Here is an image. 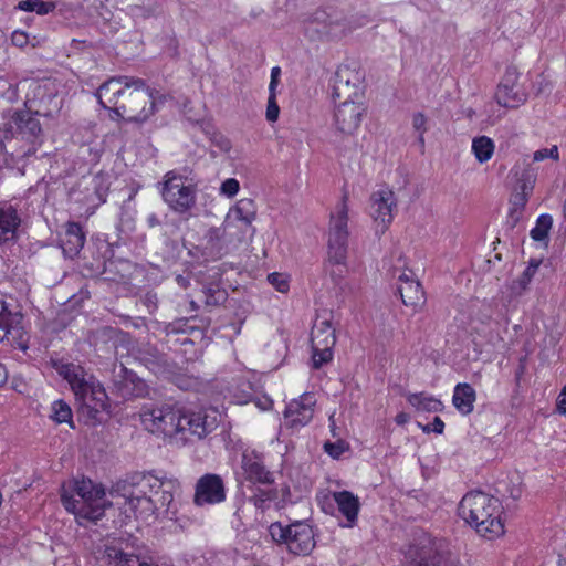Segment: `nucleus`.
<instances>
[{"label":"nucleus","instance_id":"1","mask_svg":"<svg viewBox=\"0 0 566 566\" xmlns=\"http://www.w3.org/2000/svg\"><path fill=\"white\" fill-rule=\"evenodd\" d=\"M95 96L109 111L114 120L144 123L157 111L158 97L144 80L134 76H113L97 88Z\"/></svg>","mask_w":566,"mask_h":566},{"label":"nucleus","instance_id":"2","mask_svg":"<svg viewBox=\"0 0 566 566\" xmlns=\"http://www.w3.org/2000/svg\"><path fill=\"white\" fill-rule=\"evenodd\" d=\"M219 418L216 409L186 410L175 405L144 407L140 412L146 430L181 442L203 439L218 428Z\"/></svg>","mask_w":566,"mask_h":566},{"label":"nucleus","instance_id":"3","mask_svg":"<svg viewBox=\"0 0 566 566\" xmlns=\"http://www.w3.org/2000/svg\"><path fill=\"white\" fill-rule=\"evenodd\" d=\"M176 479L159 478L153 473H135L118 481L113 493L123 497L137 520L148 521L160 510H167L179 490Z\"/></svg>","mask_w":566,"mask_h":566},{"label":"nucleus","instance_id":"4","mask_svg":"<svg viewBox=\"0 0 566 566\" xmlns=\"http://www.w3.org/2000/svg\"><path fill=\"white\" fill-rule=\"evenodd\" d=\"M61 502L81 525L84 521H98L109 505L104 486L85 478L64 482L61 486Z\"/></svg>","mask_w":566,"mask_h":566},{"label":"nucleus","instance_id":"5","mask_svg":"<svg viewBox=\"0 0 566 566\" xmlns=\"http://www.w3.org/2000/svg\"><path fill=\"white\" fill-rule=\"evenodd\" d=\"M500 501L484 492L467 493L459 505V515L481 536L493 539L504 534Z\"/></svg>","mask_w":566,"mask_h":566},{"label":"nucleus","instance_id":"6","mask_svg":"<svg viewBox=\"0 0 566 566\" xmlns=\"http://www.w3.org/2000/svg\"><path fill=\"white\" fill-rule=\"evenodd\" d=\"M57 374L65 379L75 396L80 412L94 419L104 410L107 395L101 382L82 366L67 363L56 366Z\"/></svg>","mask_w":566,"mask_h":566},{"label":"nucleus","instance_id":"7","mask_svg":"<svg viewBox=\"0 0 566 566\" xmlns=\"http://www.w3.org/2000/svg\"><path fill=\"white\" fill-rule=\"evenodd\" d=\"M358 28L342 11L333 8L318 9L305 21V32L311 40H338Z\"/></svg>","mask_w":566,"mask_h":566},{"label":"nucleus","instance_id":"8","mask_svg":"<svg viewBox=\"0 0 566 566\" xmlns=\"http://www.w3.org/2000/svg\"><path fill=\"white\" fill-rule=\"evenodd\" d=\"M348 195L344 192L340 201L331 212L327 232V263L346 265L348 243Z\"/></svg>","mask_w":566,"mask_h":566},{"label":"nucleus","instance_id":"9","mask_svg":"<svg viewBox=\"0 0 566 566\" xmlns=\"http://www.w3.org/2000/svg\"><path fill=\"white\" fill-rule=\"evenodd\" d=\"M405 566H450L442 539L421 534L403 549Z\"/></svg>","mask_w":566,"mask_h":566},{"label":"nucleus","instance_id":"10","mask_svg":"<svg viewBox=\"0 0 566 566\" xmlns=\"http://www.w3.org/2000/svg\"><path fill=\"white\" fill-rule=\"evenodd\" d=\"M269 533L276 543H284L290 553L306 556L315 547L314 531L303 522H295L284 526L280 522L269 526Z\"/></svg>","mask_w":566,"mask_h":566},{"label":"nucleus","instance_id":"11","mask_svg":"<svg viewBox=\"0 0 566 566\" xmlns=\"http://www.w3.org/2000/svg\"><path fill=\"white\" fill-rule=\"evenodd\" d=\"M161 197L172 211L180 214L189 212L196 205L195 187L175 171L165 175Z\"/></svg>","mask_w":566,"mask_h":566},{"label":"nucleus","instance_id":"12","mask_svg":"<svg viewBox=\"0 0 566 566\" xmlns=\"http://www.w3.org/2000/svg\"><path fill=\"white\" fill-rule=\"evenodd\" d=\"M392 268L394 275H397L399 282L398 291L402 303L411 307L413 312L420 311L426 303L424 291L413 272L407 269V262L401 252L397 253Z\"/></svg>","mask_w":566,"mask_h":566},{"label":"nucleus","instance_id":"13","mask_svg":"<svg viewBox=\"0 0 566 566\" xmlns=\"http://www.w3.org/2000/svg\"><path fill=\"white\" fill-rule=\"evenodd\" d=\"M367 107L361 99L342 101L334 111L333 125L344 136H352L359 129Z\"/></svg>","mask_w":566,"mask_h":566},{"label":"nucleus","instance_id":"14","mask_svg":"<svg viewBox=\"0 0 566 566\" xmlns=\"http://www.w3.org/2000/svg\"><path fill=\"white\" fill-rule=\"evenodd\" d=\"M472 335L475 346L495 347L502 342L499 323L493 317V308L482 305L472 318Z\"/></svg>","mask_w":566,"mask_h":566},{"label":"nucleus","instance_id":"15","mask_svg":"<svg viewBox=\"0 0 566 566\" xmlns=\"http://www.w3.org/2000/svg\"><path fill=\"white\" fill-rule=\"evenodd\" d=\"M363 75L359 70L348 64L337 67L332 86L334 99H361Z\"/></svg>","mask_w":566,"mask_h":566},{"label":"nucleus","instance_id":"16","mask_svg":"<svg viewBox=\"0 0 566 566\" xmlns=\"http://www.w3.org/2000/svg\"><path fill=\"white\" fill-rule=\"evenodd\" d=\"M397 207L395 192L388 187H381L370 197V216L374 219L377 231L384 233L394 219V210Z\"/></svg>","mask_w":566,"mask_h":566},{"label":"nucleus","instance_id":"17","mask_svg":"<svg viewBox=\"0 0 566 566\" xmlns=\"http://www.w3.org/2000/svg\"><path fill=\"white\" fill-rule=\"evenodd\" d=\"M494 98L500 106L517 108L527 99L522 85L518 83V74L514 69H507L497 85Z\"/></svg>","mask_w":566,"mask_h":566},{"label":"nucleus","instance_id":"18","mask_svg":"<svg viewBox=\"0 0 566 566\" xmlns=\"http://www.w3.org/2000/svg\"><path fill=\"white\" fill-rule=\"evenodd\" d=\"M256 205L250 198H242L231 207L224 220V230L237 228L242 233H250L253 235L255 229L253 222L256 219Z\"/></svg>","mask_w":566,"mask_h":566},{"label":"nucleus","instance_id":"19","mask_svg":"<svg viewBox=\"0 0 566 566\" xmlns=\"http://www.w3.org/2000/svg\"><path fill=\"white\" fill-rule=\"evenodd\" d=\"M316 398L312 392H304L289 402L284 410V423L292 429L308 424L314 416Z\"/></svg>","mask_w":566,"mask_h":566},{"label":"nucleus","instance_id":"20","mask_svg":"<svg viewBox=\"0 0 566 566\" xmlns=\"http://www.w3.org/2000/svg\"><path fill=\"white\" fill-rule=\"evenodd\" d=\"M224 500L226 488L221 476L208 473L198 480L193 497L196 505H214L223 502Z\"/></svg>","mask_w":566,"mask_h":566},{"label":"nucleus","instance_id":"21","mask_svg":"<svg viewBox=\"0 0 566 566\" xmlns=\"http://www.w3.org/2000/svg\"><path fill=\"white\" fill-rule=\"evenodd\" d=\"M242 470L245 478L251 482L261 484H271L274 482L273 473L264 465L263 454L255 450H247L243 452Z\"/></svg>","mask_w":566,"mask_h":566},{"label":"nucleus","instance_id":"22","mask_svg":"<svg viewBox=\"0 0 566 566\" xmlns=\"http://www.w3.org/2000/svg\"><path fill=\"white\" fill-rule=\"evenodd\" d=\"M333 499L339 513L345 517L344 527H354L358 520L360 502L358 496L349 491L333 492Z\"/></svg>","mask_w":566,"mask_h":566},{"label":"nucleus","instance_id":"23","mask_svg":"<svg viewBox=\"0 0 566 566\" xmlns=\"http://www.w3.org/2000/svg\"><path fill=\"white\" fill-rule=\"evenodd\" d=\"M21 223L15 207L10 203H0V244L13 240Z\"/></svg>","mask_w":566,"mask_h":566},{"label":"nucleus","instance_id":"24","mask_svg":"<svg viewBox=\"0 0 566 566\" xmlns=\"http://www.w3.org/2000/svg\"><path fill=\"white\" fill-rule=\"evenodd\" d=\"M476 401V391L468 382H459L454 386L452 395V405L462 416H469L474 410Z\"/></svg>","mask_w":566,"mask_h":566},{"label":"nucleus","instance_id":"25","mask_svg":"<svg viewBox=\"0 0 566 566\" xmlns=\"http://www.w3.org/2000/svg\"><path fill=\"white\" fill-rule=\"evenodd\" d=\"M85 243V235L81 226L76 222L66 224L65 233L61 239L63 254L70 259L80 253Z\"/></svg>","mask_w":566,"mask_h":566},{"label":"nucleus","instance_id":"26","mask_svg":"<svg viewBox=\"0 0 566 566\" xmlns=\"http://www.w3.org/2000/svg\"><path fill=\"white\" fill-rule=\"evenodd\" d=\"M139 556L134 553L124 552L115 544L105 545L103 560L108 566H136Z\"/></svg>","mask_w":566,"mask_h":566},{"label":"nucleus","instance_id":"27","mask_svg":"<svg viewBox=\"0 0 566 566\" xmlns=\"http://www.w3.org/2000/svg\"><path fill=\"white\" fill-rule=\"evenodd\" d=\"M407 401L418 412H439L443 409V403L440 399L426 392L408 394Z\"/></svg>","mask_w":566,"mask_h":566},{"label":"nucleus","instance_id":"28","mask_svg":"<svg viewBox=\"0 0 566 566\" xmlns=\"http://www.w3.org/2000/svg\"><path fill=\"white\" fill-rule=\"evenodd\" d=\"M326 340L335 345V328L328 318L318 317L312 329V346L321 345V343L325 344Z\"/></svg>","mask_w":566,"mask_h":566},{"label":"nucleus","instance_id":"29","mask_svg":"<svg viewBox=\"0 0 566 566\" xmlns=\"http://www.w3.org/2000/svg\"><path fill=\"white\" fill-rule=\"evenodd\" d=\"M495 150L494 142L488 136H478L472 139L471 151L479 164L488 163Z\"/></svg>","mask_w":566,"mask_h":566},{"label":"nucleus","instance_id":"30","mask_svg":"<svg viewBox=\"0 0 566 566\" xmlns=\"http://www.w3.org/2000/svg\"><path fill=\"white\" fill-rule=\"evenodd\" d=\"M21 316L18 313H12L6 302L0 298V342H2L10 334L11 329L20 324Z\"/></svg>","mask_w":566,"mask_h":566},{"label":"nucleus","instance_id":"31","mask_svg":"<svg viewBox=\"0 0 566 566\" xmlns=\"http://www.w3.org/2000/svg\"><path fill=\"white\" fill-rule=\"evenodd\" d=\"M334 346L335 345H332L328 340H326L325 344L321 343V345L312 346V361L314 368H321L332 360Z\"/></svg>","mask_w":566,"mask_h":566},{"label":"nucleus","instance_id":"32","mask_svg":"<svg viewBox=\"0 0 566 566\" xmlns=\"http://www.w3.org/2000/svg\"><path fill=\"white\" fill-rule=\"evenodd\" d=\"M552 226V216L547 213L541 214L536 220L535 227L531 230V238L537 242L547 240Z\"/></svg>","mask_w":566,"mask_h":566},{"label":"nucleus","instance_id":"33","mask_svg":"<svg viewBox=\"0 0 566 566\" xmlns=\"http://www.w3.org/2000/svg\"><path fill=\"white\" fill-rule=\"evenodd\" d=\"M51 411L53 421L56 423H70L72 426V410L64 400H55L51 406Z\"/></svg>","mask_w":566,"mask_h":566},{"label":"nucleus","instance_id":"34","mask_svg":"<svg viewBox=\"0 0 566 566\" xmlns=\"http://www.w3.org/2000/svg\"><path fill=\"white\" fill-rule=\"evenodd\" d=\"M18 9L27 12L48 14L54 9V6L50 2H44L42 0H23L18 3Z\"/></svg>","mask_w":566,"mask_h":566},{"label":"nucleus","instance_id":"35","mask_svg":"<svg viewBox=\"0 0 566 566\" xmlns=\"http://www.w3.org/2000/svg\"><path fill=\"white\" fill-rule=\"evenodd\" d=\"M536 273L532 272L527 268L523 271V273L512 282L511 290L515 294H521L523 291L526 290L528 284L531 283L532 279L534 277Z\"/></svg>","mask_w":566,"mask_h":566},{"label":"nucleus","instance_id":"36","mask_svg":"<svg viewBox=\"0 0 566 566\" xmlns=\"http://www.w3.org/2000/svg\"><path fill=\"white\" fill-rule=\"evenodd\" d=\"M427 117L423 113H416L412 117V127L418 133V139L421 145L424 144V133L428 130Z\"/></svg>","mask_w":566,"mask_h":566},{"label":"nucleus","instance_id":"37","mask_svg":"<svg viewBox=\"0 0 566 566\" xmlns=\"http://www.w3.org/2000/svg\"><path fill=\"white\" fill-rule=\"evenodd\" d=\"M240 190V184L235 178L226 179L220 186V195L233 198Z\"/></svg>","mask_w":566,"mask_h":566},{"label":"nucleus","instance_id":"38","mask_svg":"<svg viewBox=\"0 0 566 566\" xmlns=\"http://www.w3.org/2000/svg\"><path fill=\"white\" fill-rule=\"evenodd\" d=\"M535 185V176L531 172H525L520 180L518 191L521 195H525L530 198L533 192Z\"/></svg>","mask_w":566,"mask_h":566},{"label":"nucleus","instance_id":"39","mask_svg":"<svg viewBox=\"0 0 566 566\" xmlns=\"http://www.w3.org/2000/svg\"><path fill=\"white\" fill-rule=\"evenodd\" d=\"M268 281L281 293H285L289 291L290 285L287 277L282 273L274 272L269 274Z\"/></svg>","mask_w":566,"mask_h":566},{"label":"nucleus","instance_id":"40","mask_svg":"<svg viewBox=\"0 0 566 566\" xmlns=\"http://www.w3.org/2000/svg\"><path fill=\"white\" fill-rule=\"evenodd\" d=\"M547 158H551L553 160H558L559 153H558L557 146H553L551 148L538 149L533 155L534 161H542Z\"/></svg>","mask_w":566,"mask_h":566},{"label":"nucleus","instance_id":"41","mask_svg":"<svg viewBox=\"0 0 566 566\" xmlns=\"http://www.w3.org/2000/svg\"><path fill=\"white\" fill-rule=\"evenodd\" d=\"M20 130L24 135L36 137L41 132V126L38 119L30 117L23 125H20Z\"/></svg>","mask_w":566,"mask_h":566},{"label":"nucleus","instance_id":"42","mask_svg":"<svg viewBox=\"0 0 566 566\" xmlns=\"http://www.w3.org/2000/svg\"><path fill=\"white\" fill-rule=\"evenodd\" d=\"M280 115V107L277 105L276 98L268 97L266 112L265 117L270 123H274L277 120Z\"/></svg>","mask_w":566,"mask_h":566},{"label":"nucleus","instance_id":"43","mask_svg":"<svg viewBox=\"0 0 566 566\" xmlns=\"http://www.w3.org/2000/svg\"><path fill=\"white\" fill-rule=\"evenodd\" d=\"M345 443L343 441L337 442H326L324 444V450L332 458L337 459L345 452Z\"/></svg>","mask_w":566,"mask_h":566},{"label":"nucleus","instance_id":"44","mask_svg":"<svg viewBox=\"0 0 566 566\" xmlns=\"http://www.w3.org/2000/svg\"><path fill=\"white\" fill-rule=\"evenodd\" d=\"M271 496L268 492L260 491L259 493L254 494L250 501L253 502L255 507L264 510L268 506V503L271 501Z\"/></svg>","mask_w":566,"mask_h":566},{"label":"nucleus","instance_id":"45","mask_svg":"<svg viewBox=\"0 0 566 566\" xmlns=\"http://www.w3.org/2000/svg\"><path fill=\"white\" fill-rule=\"evenodd\" d=\"M11 42L18 48H24L29 43V35L21 30H15L11 35Z\"/></svg>","mask_w":566,"mask_h":566},{"label":"nucleus","instance_id":"46","mask_svg":"<svg viewBox=\"0 0 566 566\" xmlns=\"http://www.w3.org/2000/svg\"><path fill=\"white\" fill-rule=\"evenodd\" d=\"M444 429V422L439 417H434L433 421L430 424H427L422 428L424 432H436V433H442Z\"/></svg>","mask_w":566,"mask_h":566},{"label":"nucleus","instance_id":"47","mask_svg":"<svg viewBox=\"0 0 566 566\" xmlns=\"http://www.w3.org/2000/svg\"><path fill=\"white\" fill-rule=\"evenodd\" d=\"M527 200L528 197H526L525 195H521L520 192H516L512 198V203L517 208H524Z\"/></svg>","mask_w":566,"mask_h":566},{"label":"nucleus","instance_id":"48","mask_svg":"<svg viewBox=\"0 0 566 566\" xmlns=\"http://www.w3.org/2000/svg\"><path fill=\"white\" fill-rule=\"evenodd\" d=\"M409 420L410 417L406 412H399L395 418L396 423L400 426L407 423Z\"/></svg>","mask_w":566,"mask_h":566},{"label":"nucleus","instance_id":"49","mask_svg":"<svg viewBox=\"0 0 566 566\" xmlns=\"http://www.w3.org/2000/svg\"><path fill=\"white\" fill-rule=\"evenodd\" d=\"M279 82L270 81L269 97L276 98Z\"/></svg>","mask_w":566,"mask_h":566},{"label":"nucleus","instance_id":"50","mask_svg":"<svg viewBox=\"0 0 566 566\" xmlns=\"http://www.w3.org/2000/svg\"><path fill=\"white\" fill-rule=\"evenodd\" d=\"M542 261L537 259H531L528 262V265L526 266L532 272L536 273L538 271V268L541 265Z\"/></svg>","mask_w":566,"mask_h":566},{"label":"nucleus","instance_id":"51","mask_svg":"<svg viewBox=\"0 0 566 566\" xmlns=\"http://www.w3.org/2000/svg\"><path fill=\"white\" fill-rule=\"evenodd\" d=\"M280 76H281V69L279 66H274L271 69V78L270 81L279 82L280 83Z\"/></svg>","mask_w":566,"mask_h":566},{"label":"nucleus","instance_id":"52","mask_svg":"<svg viewBox=\"0 0 566 566\" xmlns=\"http://www.w3.org/2000/svg\"><path fill=\"white\" fill-rule=\"evenodd\" d=\"M557 411L560 415H566V399L565 398L558 397V400H557Z\"/></svg>","mask_w":566,"mask_h":566},{"label":"nucleus","instance_id":"53","mask_svg":"<svg viewBox=\"0 0 566 566\" xmlns=\"http://www.w3.org/2000/svg\"><path fill=\"white\" fill-rule=\"evenodd\" d=\"M331 276H332V280L335 282V283H339L340 280L343 279L344 276V272L340 270L339 272H335L334 270L331 271Z\"/></svg>","mask_w":566,"mask_h":566},{"label":"nucleus","instance_id":"54","mask_svg":"<svg viewBox=\"0 0 566 566\" xmlns=\"http://www.w3.org/2000/svg\"><path fill=\"white\" fill-rule=\"evenodd\" d=\"M8 379V373L4 365L0 364V385H3Z\"/></svg>","mask_w":566,"mask_h":566},{"label":"nucleus","instance_id":"55","mask_svg":"<svg viewBox=\"0 0 566 566\" xmlns=\"http://www.w3.org/2000/svg\"><path fill=\"white\" fill-rule=\"evenodd\" d=\"M136 566H159L158 564L154 563L151 559L147 558H138V564Z\"/></svg>","mask_w":566,"mask_h":566},{"label":"nucleus","instance_id":"56","mask_svg":"<svg viewBox=\"0 0 566 566\" xmlns=\"http://www.w3.org/2000/svg\"><path fill=\"white\" fill-rule=\"evenodd\" d=\"M557 566H566V556H560Z\"/></svg>","mask_w":566,"mask_h":566},{"label":"nucleus","instance_id":"57","mask_svg":"<svg viewBox=\"0 0 566 566\" xmlns=\"http://www.w3.org/2000/svg\"><path fill=\"white\" fill-rule=\"evenodd\" d=\"M562 398H565L566 399V386L563 388L562 392H560V396Z\"/></svg>","mask_w":566,"mask_h":566},{"label":"nucleus","instance_id":"58","mask_svg":"<svg viewBox=\"0 0 566 566\" xmlns=\"http://www.w3.org/2000/svg\"><path fill=\"white\" fill-rule=\"evenodd\" d=\"M229 148H230L229 142H228V140H226V142H224V149H226V150H228Z\"/></svg>","mask_w":566,"mask_h":566},{"label":"nucleus","instance_id":"59","mask_svg":"<svg viewBox=\"0 0 566 566\" xmlns=\"http://www.w3.org/2000/svg\"><path fill=\"white\" fill-rule=\"evenodd\" d=\"M3 148V143L0 140V151L2 150Z\"/></svg>","mask_w":566,"mask_h":566}]
</instances>
